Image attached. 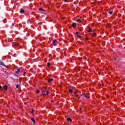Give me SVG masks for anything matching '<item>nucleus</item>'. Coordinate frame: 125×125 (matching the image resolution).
Masks as SVG:
<instances>
[{
  "instance_id": "1",
  "label": "nucleus",
  "mask_w": 125,
  "mask_h": 125,
  "mask_svg": "<svg viewBox=\"0 0 125 125\" xmlns=\"http://www.w3.org/2000/svg\"><path fill=\"white\" fill-rule=\"evenodd\" d=\"M49 93V91H47L46 90H45V91H42V94L43 95H47V94H48Z\"/></svg>"
},
{
  "instance_id": "2",
  "label": "nucleus",
  "mask_w": 125,
  "mask_h": 125,
  "mask_svg": "<svg viewBox=\"0 0 125 125\" xmlns=\"http://www.w3.org/2000/svg\"><path fill=\"white\" fill-rule=\"evenodd\" d=\"M0 65H1V66H3V67H5V68H7V66L5 65L4 64V63L2 62V61H0Z\"/></svg>"
},
{
  "instance_id": "3",
  "label": "nucleus",
  "mask_w": 125,
  "mask_h": 125,
  "mask_svg": "<svg viewBox=\"0 0 125 125\" xmlns=\"http://www.w3.org/2000/svg\"><path fill=\"white\" fill-rule=\"evenodd\" d=\"M83 96L84 97H85L87 99H88L89 98V97L87 96L86 95H85L84 94H83L81 95V96Z\"/></svg>"
},
{
  "instance_id": "4",
  "label": "nucleus",
  "mask_w": 125,
  "mask_h": 125,
  "mask_svg": "<svg viewBox=\"0 0 125 125\" xmlns=\"http://www.w3.org/2000/svg\"><path fill=\"white\" fill-rule=\"evenodd\" d=\"M79 34H80V32H76V36H77V37H78V38L81 39V38H82V37H81V36H80V35H79Z\"/></svg>"
},
{
  "instance_id": "5",
  "label": "nucleus",
  "mask_w": 125,
  "mask_h": 125,
  "mask_svg": "<svg viewBox=\"0 0 125 125\" xmlns=\"http://www.w3.org/2000/svg\"><path fill=\"white\" fill-rule=\"evenodd\" d=\"M72 27H77V23H75V22H73L72 24Z\"/></svg>"
},
{
  "instance_id": "6",
  "label": "nucleus",
  "mask_w": 125,
  "mask_h": 125,
  "mask_svg": "<svg viewBox=\"0 0 125 125\" xmlns=\"http://www.w3.org/2000/svg\"><path fill=\"white\" fill-rule=\"evenodd\" d=\"M56 42H58L57 41V40H55L53 41L52 43H53V44H55V43H56Z\"/></svg>"
},
{
  "instance_id": "7",
  "label": "nucleus",
  "mask_w": 125,
  "mask_h": 125,
  "mask_svg": "<svg viewBox=\"0 0 125 125\" xmlns=\"http://www.w3.org/2000/svg\"><path fill=\"white\" fill-rule=\"evenodd\" d=\"M20 12L21 14H23L24 13V12H25V10H24L23 9H21Z\"/></svg>"
},
{
  "instance_id": "8",
  "label": "nucleus",
  "mask_w": 125,
  "mask_h": 125,
  "mask_svg": "<svg viewBox=\"0 0 125 125\" xmlns=\"http://www.w3.org/2000/svg\"><path fill=\"white\" fill-rule=\"evenodd\" d=\"M3 88H4V89H6V90H7V85H4L3 87Z\"/></svg>"
},
{
  "instance_id": "9",
  "label": "nucleus",
  "mask_w": 125,
  "mask_h": 125,
  "mask_svg": "<svg viewBox=\"0 0 125 125\" xmlns=\"http://www.w3.org/2000/svg\"><path fill=\"white\" fill-rule=\"evenodd\" d=\"M52 81H53V79L51 78V79H49L48 80V82L49 83H51V82H52Z\"/></svg>"
},
{
  "instance_id": "10",
  "label": "nucleus",
  "mask_w": 125,
  "mask_h": 125,
  "mask_svg": "<svg viewBox=\"0 0 125 125\" xmlns=\"http://www.w3.org/2000/svg\"><path fill=\"white\" fill-rule=\"evenodd\" d=\"M68 91H69V92H70L71 93H73V92H74V91H73V90H72V89H69L68 90Z\"/></svg>"
},
{
  "instance_id": "11",
  "label": "nucleus",
  "mask_w": 125,
  "mask_h": 125,
  "mask_svg": "<svg viewBox=\"0 0 125 125\" xmlns=\"http://www.w3.org/2000/svg\"><path fill=\"white\" fill-rule=\"evenodd\" d=\"M39 10H40V11H42V12H44V10H43V9L42 8H39Z\"/></svg>"
},
{
  "instance_id": "12",
  "label": "nucleus",
  "mask_w": 125,
  "mask_h": 125,
  "mask_svg": "<svg viewBox=\"0 0 125 125\" xmlns=\"http://www.w3.org/2000/svg\"><path fill=\"white\" fill-rule=\"evenodd\" d=\"M115 60H116L117 61H119L120 60V58H119V57H117L115 58Z\"/></svg>"
},
{
  "instance_id": "13",
  "label": "nucleus",
  "mask_w": 125,
  "mask_h": 125,
  "mask_svg": "<svg viewBox=\"0 0 125 125\" xmlns=\"http://www.w3.org/2000/svg\"><path fill=\"white\" fill-rule=\"evenodd\" d=\"M31 121L33 122V123H34V124L36 123V120H35L34 118H31Z\"/></svg>"
},
{
  "instance_id": "14",
  "label": "nucleus",
  "mask_w": 125,
  "mask_h": 125,
  "mask_svg": "<svg viewBox=\"0 0 125 125\" xmlns=\"http://www.w3.org/2000/svg\"><path fill=\"white\" fill-rule=\"evenodd\" d=\"M67 121H68V122H72V119L70 118H68L67 119Z\"/></svg>"
},
{
  "instance_id": "15",
  "label": "nucleus",
  "mask_w": 125,
  "mask_h": 125,
  "mask_svg": "<svg viewBox=\"0 0 125 125\" xmlns=\"http://www.w3.org/2000/svg\"><path fill=\"white\" fill-rule=\"evenodd\" d=\"M77 22L78 23H81L82 20L81 19H78V20H77Z\"/></svg>"
},
{
  "instance_id": "16",
  "label": "nucleus",
  "mask_w": 125,
  "mask_h": 125,
  "mask_svg": "<svg viewBox=\"0 0 125 125\" xmlns=\"http://www.w3.org/2000/svg\"><path fill=\"white\" fill-rule=\"evenodd\" d=\"M19 72H20V68L18 69V71H16V73L18 74L19 73Z\"/></svg>"
},
{
  "instance_id": "17",
  "label": "nucleus",
  "mask_w": 125,
  "mask_h": 125,
  "mask_svg": "<svg viewBox=\"0 0 125 125\" xmlns=\"http://www.w3.org/2000/svg\"><path fill=\"white\" fill-rule=\"evenodd\" d=\"M14 45H15V46H18L19 44L17 43H14Z\"/></svg>"
},
{
  "instance_id": "18",
  "label": "nucleus",
  "mask_w": 125,
  "mask_h": 125,
  "mask_svg": "<svg viewBox=\"0 0 125 125\" xmlns=\"http://www.w3.org/2000/svg\"><path fill=\"white\" fill-rule=\"evenodd\" d=\"M88 32L89 33H90V32H92V30H91V29H90V28H89V30H88Z\"/></svg>"
},
{
  "instance_id": "19",
  "label": "nucleus",
  "mask_w": 125,
  "mask_h": 125,
  "mask_svg": "<svg viewBox=\"0 0 125 125\" xmlns=\"http://www.w3.org/2000/svg\"><path fill=\"white\" fill-rule=\"evenodd\" d=\"M47 67H50V62H47Z\"/></svg>"
},
{
  "instance_id": "20",
  "label": "nucleus",
  "mask_w": 125,
  "mask_h": 125,
  "mask_svg": "<svg viewBox=\"0 0 125 125\" xmlns=\"http://www.w3.org/2000/svg\"><path fill=\"white\" fill-rule=\"evenodd\" d=\"M30 113H31V114H33L34 113V109L30 110Z\"/></svg>"
},
{
  "instance_id": "21",
  "label": "nucleus",
  "mask_w": 125,
  "mask_h": 125,
  "mask_svg": "<svg viewBox=\"0 0 125 125\" xmlns=\"http://www.w3.org/2000/svg\"><path fill=\"white\" fill-rule=\"evenodd\" d=\"M16 88H18L19 87H20V85L19 84H17L16 86Z\"/></svg>"
},
{
  "instance_id": "22",
  "label": "nucleus",
  "mask_w": 125,
  "mask_h": 125,
  "mask_svg": "<svg viewBox=\"0 0 125 125\" xmlns=\"http://www.w3.org/2000/svg\"><path fill=\"white\" fill-rule=\"evenodd\" d=\"M108 13L110 15L113 14V11L108 12Z\"/></svg>"
},
{
  "instance_id": "23",
  "label": "nucleus",
  "mask_w": 125,
  "mask_h": 125,
  "mask_svg": "<svg viewBox=\"0 0 125 125\" xmlns=\"http://www.w3.org/2000/svg\"><path fill=\"white\" fill-rule=\"evenodd\" d=\"M93 37H95V36H96V33H94L92 35Z\"/></svg>"
},
{
  "instance_id": "24",
  "label": "nucleus",
  "mask_w": 125,
  "mask_h": 125,
  "mask_svg": "<svg viewBox=\"0 0 125 125\" xmlns=\"http://www.w3.org/2000/svg\"><path fill=\"white\" fill-rule=\"evenodd\" d=\"M33 74H34V75H36V74H37V70H35V71H34V72L33 73Z\"/></svg>"
},
{
  "instance_id": "25",
  "label": "nucleus",
  "mask_w": 125,
  "mask_h": 125,
  "mask_svg": "<svg viewBox=\"0 0 125 125\" xmlns=\"http://www.w3.org/2000/svg\"><path fill=\"white\" fill-rule=\"evenodd\" d=\"M40 92V90H37L36 91V93H39Z\"/></svg>"
},
{
  "instance_id": "26",
  "label": "nucleus",
  "mask_w": 125,
  "mask_h": 125,
  "mask_svg": "<svg viewBox=\"0 0 125 125\" xmlns=\"http://www.w3.org/2000/svg\"><path fill=\"white\" fill-rule=\"evenodd\" d=\"M63 1H64V2H67V1H68V0H62Z\"/></svg>"
},
{
  "instance_id": "27",
  "label": "nucleus",
  "mask_w": 125,
  "mask_h": 125,
  "mask_svg": "<svg viewBox=\"0 0 125 125\" xmlns=\"http://www.w3.org/2000/svg\"><path fill=\"white\" fill-rule=\"evenodd\" d=\"M0 89H1V90H2V86H1V85H0Z\"/></svg>"
},
{
  "instance_id": "28",
  "label": "nucleus",
  "mask_w": 125,
  "mask_h": 125,
  "mask_svg": "<svg viewBox=\"0 0 125 125\" xmlns=\"http://www.w3.org/2000/svg\"><path fill=\"white\" fill-rule=\"evenodd\" d=\"M25 75H26V72H24L23 73V76H25Z\"/></svg>"
},
{
  "instance_id": "29",
  "label": "nucleus",
  "mask_w": 125,
  "mask_h": 125,
  "mask_svg": "<svg viewBox=\"0 0 125 125\" xmlns=\"http://www.w3.org/2000/svg\"><path fill=\"white\" fill-rule=\"evenodd\" d=\"M77 93H78V92H74V94H77Z\"/></svg>"
},
{
  "instance_id": "30",
  "label": "nucleus",
  "mask_w": 125,
  "mask_h": 125,
  "mask_svg": "<svg viewBox=\"0 0 125 125\" xmlns=\"http://www.w3.org/2000/svg\"><path fill=\"white\" fill-rule=\"evenodd\" d=\"M82 58H79V60H82Z\"/></svg>"
},
{
  "instance_id": "31",
  "label": "nucleus",
  "mask_w": 125,
  "mask_h": 125,
  "mask_svg": "<svg viewBox=\"0 0 125 125\" xmlns=\"http://www.w3.org/2000/svg\"><path fill=\"white\" fill-rule=\"evenodd\" d=\"M75 97H77V98H79L78 97V95H76V96Z\"/></svg>"
},
{
  "instance_id": "32",
  "label": "nucleus",
  "mask_w": 125,
  "mask_h": 125,
  "mask_svg": "<svg viewBox=\"0 0 125 125\" xmlns=\"http://www.w3.org/2000/svg\"><path fill=\"white\" fill-rule=\"evenodd\" d=\"M62 19L64 20V19H65V18L63 17Z\"/></svg>"
},
{
  "instance_id": "33",
  "label": "nucleus",
  "mask_w": 125,
  "mask_h": 125,
  "mask_svg": "<svg viewBox=\"0 0 125 125\" xmlns=\"http://www.w3.org/2000/svg\"><path fill=\"white\" fill-rule=\"evenodd\" d=\"M79 110H82V107H80V108H79Z\"/></svg>"
},
{
  "instance_id": "34",
  "label": "nucleus",
  "mask_w": 125,
  "mask_h": 125,
  "mask_svg": "<svg viewBox=\"0 0 125 125\" xmlns=\"http://www.w3.org/2000/svg\"><path fill=\"white\" fill-rule=\"evenodd\" d=\"M78 42H79V43H81L80 41H79Z\"/></svg>"
},
{
  "instance_id": "35",
  "label": "nucleus",
  "mask_w": 125,
  "mask_h": 125,
  "mask_svg": "<svg viewBox=\"0 0 125 125\" xmlns=\"http://www.w3.org/2000/svg\"><path fill=\"white\" fill-rule=\"evenodd\" d=\"M32 44V42H30V45Z\"/></svg>"
},
{
  "instance_id": "36",
  "label": "nucleus",
  "mask_w": 125,
  "mask_h": 125,
  "mask_svg": "<svg viewBox=\"0 0 125 125\" xmlns=\"http://www.w3.org/2000/svg\"><path fill=\"white\" fill-rule=\"evenodd\" d=\"M85 40H88V38H85Z\"/></svg>"
},
{
  "instance_id": "37",
  "label": "nucleus",
  "mask_w": 125,
  "mask_h": 125,
  "mask_svg": "<svg viewBox=\"0 0 125 125\" xmlns=\"http://www.w3.org/2000/svg\"><path fill=\"white\" fill-rule=\"evenodd\" d=\"M104 125H107V124H104Z\"/></svg>"
},
{
  "instance_id": "38",
  "label": "nucleus",
  "mask_w": 125,
  "mask_h": 125,
  "mask_svg": "<svg viewBox=\"0 0 125 125\" xmlns=\"http://www.w3.org/2000/svg\"><path fill=\"white\" fill-rule=\"evenodd\" d=\"M14 76H15L16 77H17V75L16 74V75H15Z\"/></svg>"
},
{
  "instance_id": "39",
  "label": "nucleus",
  "mask_w": 125,
  "mask_h": 125,
  "mask_svg": "<svg viewBox=\"0 0 125 125\" xmlns=\"http://www.w3.org/2000/svg\"><path fill=\"white\" fill-rule=\"evenodd\" d=\"M59 7H61V6H59Z\"/></svg>"
}]
</instances>
